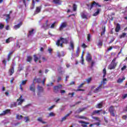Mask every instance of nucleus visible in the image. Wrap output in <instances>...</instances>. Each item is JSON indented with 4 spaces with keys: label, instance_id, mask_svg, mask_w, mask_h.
Here are the masks:
<instances>
[{
    "label": "nucleus",
    "instance_id": "42",
    "mask_svg": "<svg viewBox=\"0 0 127 127\" xmlns=\"http://www.w3.org/2000/svg\"><path fill=\"white\" fill-rule=\"evenodd\" d=\"M101 110H95L93 112V115H96V114H99Z\"/></svg>",
    "mask_w": 127,
    "mask_h": 127
},
{
    "label": "nucleus",
    "instance_id": "58",
    "mask_svg": "<svg viewBox=\"0 0 127 127\" xmlns=\"http://www.w3.org/2000/svg\"><path fill=\"white\" fill-rule=\"evenodd\" d=\"M6 30H9V26L7 25L5 28Z\"/></svg>",
    "mask_w": 127,
    "mask_h": 127
},
{
    "label": "nucleus",
    "instance_id": "44",
    "mask_svg": "<svg viewBox=\"0 0 127 127\" xmlns=\"http://www.w3.org/2000/svg\"><path fill=\"white\" fill-rule=\"evenodd\" d=\"M79 53H80V49L79 48H77L76 50V56L78 57L79 56Z\"/></svg>",
    "mask_w": 127,
    "mask_h": 127
},
{
    "label": "nucleus",
    "instance_id": "4",
    "mask_svg": "<svg viewBox=\"0 0 127 127\" xmlns=\"http://www.w3.org/2000/svg\"><path fill=\"white\" fill-rule=\"evenodd\" d=\"M116 67H117V63L112 62L111 64L109 65H108V69H109L110 70H113L115 69Z\"/></svg>",
    "mask_w": 127,
    "mask_h": 127
},
{
    "label": "nucleus",
    "instance_id": "10",
    "mask_svg": "<svg viewBox=\"0 0 127 127\" xmlns=\"http://www.w3.org/2000/svg\"><path fill=\"white\" fill-rule=\"evenodd\" d=\"M66 26H67V24L66 23V22L62 23L60 27V30H63V29L65 28Z\"/></svg>",
    "mask_w": 127,
    "mask_h": 127
},
{
    "label": "nucleus",
    "instance_id": "2",
    "mask_svg": "<svg viewBox=\"0 0 127 127\" xmlns=\"http://www.w3.org/2000/svg\"><path fill=\"white\" fill-rule=\"evenodd\" d=\"M37 89H38V93H37L38 96L41 97V96H42V94H43V92H44V89H43V87L39 85H38Z\"/></svg>",
    "mask_w": 127,
    "mask_h": 127
},
{
    "label": "nucleus",
    "instance_id": "21",
    "mask_svg": "<svg viewBox=\"0 0 127 127\" xmlns=\"http://www.w3.org/2000/svg\"><path fill=\"white\" fill-rule=\"evenodd\" d=\"M10 76H11L13 73H14V68L13 67L11 68L9 70Z\"/></svg>",
    "mask_w": 127,
    "mask_h": 127
},
{
    "label": "nucleus",
    "instance_id": "47",
    "mask_svg": "<svg viewBox=\"0 0 127 127\" xmlns=\"http://www.w3.org/2000/svg\"><path fill=\"white\" fill-rule=\"evenodd\" d=\"M102 45H103V43L102 42V41H100L98 44V47H101Z\"/></svg>",
    "mask_w": 127,
    "mask_h": 127
},
{
    "label": "nucleus",
    "instance_id": "15",
    "mask_svg": "<svg viewBox=\"0 0 127 127\" xmlns=\"http://www.w3.org/2000/svg\"><path fill=\"white\" fill-rule=\"evenodd\" d=\"M71 113H72V112H70V113L67 114L62 119L61 122H64V121H66V120H67V118H68V117H69V116H70V115H71Z\"/></svg>",
    "mask_w": 127,
    "mask_h": 127
},
{
    "label": "nucleus",
    "instance_id": "5",
    "mask_svg": "<svg viewBox=\"0 0 127 127\" xmlns=\"http://www.w3.org/2000/svg\"><path fill=\"white\" fill-rule=\"evenodd\" d=\"M94 6L101 7V5H99L98 3L94 1L92 4L90 5V9H92Z\"/></svg>",
    "mask_w": 127,
    "mask_h": 127
},
{
    "label": "nucleus",
    "instance_id": "12",
    "mask_svg": "<svg viewBox=\"0 0 127 127\" xmlns=\"http://www.w3.org/2000/svg\"><path fill=\"white\" fill-rule=\"evenodd\" d=\"M47 22H48V21H47L46 23L42 26V28H44V29L46 30V29H49V28H50V25L47 24Z\"/></svg>",
    "mask_w": 127,
    "mask_h": 127
},
{
    "label": "nucleus",
    "instance_id": "17",
    "mask_svg": "<svg viewBox=\"0 0 127 127\" xmlns=\"http://www.w3.org/2000/svg\"><path fill=\"white\" fill-rule=\"evenodd\" d=\"M101 11V8H97V11L93 14V16H97Z\"/></svg>",
    "mask_w": 127,
    "mask_h": 127
},
{
    "label": "nucleus",
    "instance_id": "52",
    "mask_svg": "<svg viewBox=\"0 0 127 127\" xmlns=\"http://www.w3.org/2000/svg\"><path fill=\"white\" fill-rule=\"evenodd\" d=\"M127 69V65H124L123 67H122L121 70L122 71H124Z\"/></svg>",
    "mask_w": 127,
    "mask_h": 127
},
{
    "label": "nucleus",
    "instance_id": "56",
    "mask_svg": "<svg viewBox=\"0 0 127 127\" xmlns=\"http://www.w3.org/2000/svg\"><path fill=\"white\" fill-rule=\"evenodd\" d=\"M68 95H69V96H70L71 98H72V97H73V96H74V92H73L72 93H69Z\"/></svg>",
    "mask_w": 127,
    "mask_h": 127
},
{
    "label": "nucleus",
    "instance_id": "63",
    "mask_svg": "<svg viewBox=\"0 0 127 127\" xmlns=\"http://www.w3.org/2000/svg\"><path fill=\"white\" fill-rule=\"evenodd\" d=\"M61 94H64L65 93V90H61Z\"/></svg>",
    "mask_w": 127,
    "mask_h": 127
},
{
    "label": "nucleus",
    "instance_id": "27",
    "mask_svg": "<svg viewBox=\"0 0 127 127\" xmlns=\"http://www.w3.org/2000/svg\"><path fill=\"white\" fill-rule=\"evenodd\" d=\"M38 122H40V123H42V124H46V122L43 121L42 118L39 117L37 119Z\"/></svg>",
    "mask_w": 127,
    "mask_h": 127
},
{
    "label": "nucleus",
    "instance_id": "37",
    "mask_svg": "<svg viewBox=\"0 0 127 127\" xmlns=\"http://www.w3.org/2000/svg\"><path fill=\"white\" fill-rule=\"evenodd\" d=\"M34 6H35V1L33 0L32 5L31 6V9H33V8H34Z\"/></svg>",
    "mask_w": 127,
    "mask_h": 127
},
{
    "label": "nucleus",
    "instance_id": "16",
    "mask_svg": "<svg viewBox=\"0 0 127 127\" xmlns=\"http://www.w3.org/2000/svg\"><path fill=\"white\" fill-rule=\"evenodd\" d=\"M10 112V110L7 109L5 111H3V112L0 114V116H4L6 115V114H8V113H9Z\"/></svg>",
    "mask_w": 127,
    "mask_h": 127
},
{
    "label": "nucleus",
    "instance_id": "61",
    "mask_svg": "<svg viewBox=\"0 0 127 127\" xmlns=\"http://www.w3.org/2000/svg\"><path fill=\"white\" fill-rule=\"evenodd\" d=\"M123 118L124 119V120H126V119H127V115L124 116L123 117Z\"/></svg>",
    "mask_w": 127,
    "mask_h": 127
},
{
    "label": "nucleus",
    "instance_id": "29",
    "mask_svg": "<svg viewBox=\"0 0 127 127\" xmlns=\"http://www.w3.org/2000/svg\"><path fill=\"white\" fill-rule=\"evenodd\" d=\"M22 118H23V116H21V115H19L18 114H17L16 116V119L17 120H22Z\"/></svg>",
    "mask_w": 127,
    "mask_h": 127
},
{
    "label": "nucleus",
    "instance_id": "25",
    "mask_svg": "<svg viewBox=\"0 0 127 127\" xmlns=\"http://www.w3.org/2000/svg\"><path fill=\"white\" fill-rule=\"evenodd\" d=\"M33 82L35 83H40L41 82V79L35 78L33 80Z\"/></svg>",
    "mask_w": 127,
    "mask_h": 127
},
{
    "label": "nucleus",
    "instance_id": "22",
    "mask_svg": "<svg viewBox=\"0 0 127 127\" xmlns=\"http://www.w3.org/2000/svg\"><path fill=\"white\" fill-rule=\"evenodd\" d=\"M70 48H69V50H71V49H72V50H74V42L72 41H70Z\"/></svg>",
    "mask_w": 127,
    "mask_h": 127
},
{
    "label": "nucleus",
    "instance_id": "6",
    "mask_svg": "<svg viewBox=\"0 0 127 127\" xmlns=\"http://www.w3.org/2000/svg\"><path fill=\"white\" fill-rule=\"evenodd\" d=\"M60 89H62V85H59L58 86H55L54 88V91L55 93H57V92H58Z\"/></svg>",
    "mask_w": 127,
    "mask_h": 127
},
{
    "label": "nucleus",
    "instance_id": "43",
    "mask_svg": "<svg viewBox=\"0 0 127 127\" xmlns=\"http://www.w3.org/2000/svg\"><path fill=\"white\" fill-rule=\"evenodd\" d=\"M54 2L55 3H58V4H60V0H54Z\"/></svg>",
    "mask_w": 127,
    "mask_h": 127
},
{
    "label": "nucleus",
    "instance_id": "51",
    "mask_svg": "<svg viewBox=\"0 0 127 127\" xmlns=\"http://www.w3.org/2000/svg\"><path fill=\"white\" fill-rule=\"evenodd\" d=\"M49 117H54L55 114L53 112L50 113L49 115Z\"/></svg>",
    "mask_w": 127,
    "mask_h": 127
},
{
    "label": "nucleus",
    "instance_id": "45",
    "mask_svg": "<svg viewBox=\"0 0 127 127\" xmlns=\"http://www.w3.org/2000/svg\"><path fill=\"white\" fill-rule=\"evenodd\" d=\"M127 35V33H123L121 36H120V38H124Z\"/></svg>",
    "mask_w": 127,
    "mask_h": 127
},
{
    "label": "nucleus",
    "instance_id": "28",
    "mask_svg": "<svg viewBox=\"0 0 127 127\" xmlns=\"http://www.w3.org/2000/svg\"><path fill=\"white\" fill-rule=\"evenodd\" d=\"M41 10V6L39 7H37L35 13H39V12H40Z\"/></svg>",
    "mask_w": 127,
    "mask_h": 127
},
{
    "label": "nucleus",
    "instance_id": "31",
    "mask_svg": "<svg viewBox=\"0 0 127 127\" xmlns=\"http://www.w3.org/2000/svg\"><path fill=\"white\" fill-rule=\"evenodd\" d=\"M102 107H103V103H99L98 104H97L96 106V108L97 109H101V108H102Z\"/></svg>",
    "mask_w": 127,
    "mask_h": 127
},
{
    "label": "nucleus",
    "instance_id": "33",
    "mask_svg": "<svg viewBox=\"0 0 127 127\" xmlns=\"http://www.w3.org/2000/svg\"><path fill=\"white\" fill-rule=\"evenodd\" d=\"M32 60V57H31L30 56H28L27 57V61L28 62H31Z\"/></svg>",
    "mask_w": 127,
    "mask_h": 127
},
{
    "label": "nucleus",
    "instance_id": "34",
    "mask_svg": "<svg viewBox=\"0 0 127 127\" xmlns=\"http://www.w3.org/2000/svg\"><path fill=\"white\" fill-rule=\"evenodd\" d=\"M4 16H5V17H6V22H8V19H9V18H10L9 14L4 15Z\"/></svg>",
    "mask_w": 127,
    "mask_h": 127
},
{
    "label": "nucleus",
    "instance_id": "41",
    "mask_svg": "<svg viewBox=\"0 0 127 127\" xmlns=\"http://www.w3.org/2000/svg\"><path fill=\"white\" fill-rule=\"evenodd\" d=\"M26 82H27V80H23L20 85H21V86L25 85L26 84Z\"/></svg>",
    "mask_w": 127,
    "mask_h": 127
},
{
    "label": "nucleus",
    "instance_id": "24",
    "mask_svg": "<svg viewBox=\"0 0 127 127\" xmlns=\"http://www.w3.org/2000/svg\"><path fill=\"white\" fill-rule=\"evenodd\" d=\"M24 122H25V123H28L29 122H30V119H29V117H24Z\"/></svg>",
    "mask_w": 127,
    "mask_h": 127
},
{
    "label": "nucleus",
    "instance_id": "7",
    "mask_svg": "<svg viewBox=\"0 0 127 127\" xmlns=\"http://www.w3.org/2000/svg\"><path fill=\"white\" fill-rule=\"evenodd\" d=\"M86 60L87 62H91L92 61V56L89 53H87L86 57Z\"/></svg>",
    "mask_w": 127,
    "mask_h": 127
},
{
    "label": "nucleus",
    "instance_id": "11",
    "mask_svg": "<svg viewBox=\"0 0 127 127\" xmlns=\"http://www.w3.org/2000/svg\"><path fill=\"white\" fill-rule=\"evenodd\" d=\"M92 119H93V120H95V122H97V123L95 125H96L97 126H100V119H99L98 117H92Z\"/></svg>",
    "mask_w": 127,
    "mask_h": 127
},
{
    "label": "nucleus",
    "instance_id": "30",
    "mask_svg": "<svg viewBox=\"0 0 127 127\" xmlns=\"http://www.w3.org/2000/svg\"><path fill=\"white\" fill-rule=\"evenodd\" d=\"M33 31H34V29H32L31 31H29L28 36H31V35H33V34H34Z\"/></svg>",
    "mask_w": 127,
    "mask_h": 127
},
{
    "label": "nucleus",
    "instance_id": "55",
    "mask_svg": "<svg viewBox=\"0 0 127 127\" xmlns=\"http://www.w3.org/2000/svg\"><path fill=\"white\" fill-rule=\"evenodd\" d=\"M54 107H55V105L52 106L51 107H50V108H48V110L51 111V110H52V109H53V108H54Z\"/></svg>",
    "mask_w": 127,
    "mask_h": 127
},
{
    "label": "nucleus",
    "instance_id": "18",
    "mask_svg": "<svg viewBox=\"0 0 127 127\" xmlns=\"http://www.w3.org/2000/svg\"><path fill=\"white\" fill-rule=\"evenodd\" d=\"M22 25V23L20 22L19 24L15 25L14 26V29H15L16 30V29H18V28H19V27H20V26Z\"/></svg>",
    "mask_w": 127,
    "mask_h": 127
},
{
    "label": "nucleus",
    "instance_id": "23",
    "mask_svg": "<svg viewBox=\"0 0 127 127\" xmlns=\"http://www.w3.org/2000/svg\"><path fill=\"white\" fill-rule=\"evenodd\" d=\"M120 29H121V26L120 25V24L118 23L116 26L115 31L116 32H119V31H120Z\"/></svg>",
    "mask_w": 127,
    "mask_h": 127
},
{
    "label": "nucleus",
    "instance_id": "46",
    "mask_svg": "<svg viewBox=\"0 0 127 127\" xmlns=\"http://www.w3.org/2000/svg\"><path fill=\"white\" fill-rule=\"evenodd\" d=\"M87 40H88V41H90V40H91V34H88Z\"/></svg>",
    "mask_w": 127,
    "mask_h": 127
},
{
    "label": "nucleus",
    "instance_id": "38",
    "mask_svg": "<svg viewBox=\"0 0 127 127\" xmlns=\"http://www.w3.org/2000/svg\"><path fill=\"white\" fill-rule=\"evenodd\" d=\"M77 10V5L74 4L73 5V11H76Z\"/></svg>",
    "mask_w": 127,
    "mask_h": 127
},
{
    "label": "nucleus",
    "instance_id": "53",
    "mask_svg": "<svg viewBox=\"0 0 127 127\" xmlns=\"http://www.w3.org/2000/svg\"><path fill=\"white\" fill-rule=\"evenodd\" d=\"M54 27H55V22L51 25V26L50 27V28H54Z\"/></svg>",
    "mask_w": 127,
    "mask_h": 127
},
{
    "label": "nucleus",
    "instance_id": "64",
    "mask_svg": "<svg viewBox=\"0 0 127 127\" xmlns=\"http://www.w3.org/2000/svg\"><path fill=\"white\" fill-rule=\"evenodd\" d=\"M81 63L82 65H84V59L81 60Z\"/></svg>",
    "mask_w": 127,
    "mask_h": 127
},
{
    "label": "nucleus",
    "instance_id": "19",
    "mask_svg": "<svg viewBox=\"0 0 127 127\" xmlns=\"http://www.w3.org/2000/svg\"><path fill=\"white\" fill-rule=\"evenodd\" d=\"M11 41H13V38L12 37H9V38L7 39L6 40V43H9V42H11Z\"/></svg>",
    "mask_w": 127,
    "mask_h": 127
},
{
    "label": "nucleus",
    "instance_id": "50",
    "mask_svg": "<svg viewBox=\"0 0 127 127\" xmlns=\"http://www.w3.org/2000/svg\"><path fill=\"white\" fill-rule=\"evenodd\" d=\"M105 32H106V27H104L103 31L101 33V35H104V34H105Z\"/></svg>",
    "mask_w": 127,
    "mask_h": 127
},
{
    "label": "nucleus",
    "instance_id": "3",
    "mask_svg": "<svg viewBox=\"0 0 127 127\" xmlns=\"http://www.w3.org/2000/svg\"><path fill=\"white\" fill-rule=\"evenodd\" d=\"M29 89H30V91H31L33 93V96H36V94L35 93L36 87H35V85H34V81H33V83L30 86Z\"/></svg>",
    "mask_w": 127,
    "mask_h": 127
},
{
    "label": "nucleus",
    "instance_id": "1",
    "mask_svg": "<svg viewBox=\"0 0 127 127\" xmlns=\"http://www.w3.org/2000/svg\"><path fill=\"white\" fill-rule=\"evenodd\" d=\"M69 41L67 39H64L63 38H61V39L56 43V45L58 46H61V47H63V43H65V44H67L68 43V42Z\"/></svg>",
    "mask_w": 127,
    "mask_h": 127
},
{
    "label": "nucleus",
    "instance_id": "13",
    "mask_svg": "<svg viewBox=\"0 0 127 127\" xmlns=\"http://www.w3.org/2000/svg\"><path fill=\"white\" fill-rule=\"evenodd\" d=\"M24 101V99H22V96H21L20 98L17 99V102H18V105L19 106L21 104H22L23 103V101Z\"/></svg>",
    "mask_w": 127,
    "mask_h": 127
},
{
    "label": "nucleus",
    "instance_id": "49",
    "mask_svg": "<svg viewBox=\"0 0 127 127\" xmlns=\"http://www.w3.org/2000/svg\"><path fill=\"white\" fill-rule=\"evenodd\" d=\"M84 110V109H81L80 108L79 109H78L76 113H78V114L81 113V112H83V110Z\"/></svg>",
    "mask_w": 127,
    "mask_h": 127
},
{
    "label": "nucleus",
    "instance_id": "26",
    "mask_svg": "<svg viewBox=\"0 0 127 127\" xmlns=\"http://www.w3.org/2000/svg\"><path fill=\"white\" fill-rule=\"evenodd\" d=\"M57 56L58 57H62L64 56V52H62L61 53L57 52Z\"/></svg>",
    "mask_w": 127,
    "mask_h": 127
},
{
    "label": "nucleus",
    "instance_id": "9",
    "mask_svg": "<svg viewBox=\"0 0 127 127\" xmlns=\"http://www.w3.org/2000/svg\"><path fill=\"white\" fill-rule=\"evenodd\" d=\"M109 112H110L111 115L113 116V117H115V109H114L113 107H110L109 108Z\"/></svg>",
    "mask_w": 127,
    "mask_h": 127
},
{
    "label": "nucleus",
    "instance_id": "57",
    "mask_svg": "<svg viewBox=\"0 0 127 127\" xmlns=\"http://www.w3.org/2000/svg\"><path fill=\"white\" fill-rule=\"evenodd\" d=\"M84 83H81L79 86H78V88L80 89V88H81L82 87L83 85H84Z\"/></svg>",
    "mask_w": 127,
    "mask_h": 127
},
{
    "label": "nucleus",
    "instance_id": "20",
    "mask_svg": "<svg viewBox=\"0 0 127 127\" xmlns=\"http://www.w3.org/2000/svg\"><path fill=\"white\" fill-rule=\"evenodd\" d=\"M102 84H100L99 87H98L97 88H96L94 91V93H98V92H99V90L101 89V87H102Z\"/></svg>",
    "mask_w": 127,
    "mask_h": 127
},
{
    "label": "nucleus",
    "instance_id": "36",
    "mask_svg": "<svg viewBox=\"0 0 127 127\" xmlns=\"http://www.w3.org/2000/svg\"><path fill=\"white\" fill-rule=\"evenodd\" d=\"M107 78H103V81L101 82V83H103V85H106V84H107Z\"/></svg>",
    "mask_w": 127,
    "mask_h": 127
},
{
    "label": "nucleus",
    "instance_id": "59",
    "mask_svg": "<svg viewBox=\"0 0 127 127\" xmlns=\"http://www.w3.org/2000/svg\"><path fill=\"white\" fill-rule=\"evenodd\" d=\"M123 99H126V98H127V93L126 94H124V95L123 96Z\"/></svg>",
    "mask_w": 127,
    "mask_h": 127
},
{
    "label": "nucleus",
    "instance_id": "39",
    "mask_svg": "<svg viewBox=\"0 0 127 127\" xmlns=\"http://www.w3.org/2000/svg\"><path fill=\"white\" fill-rule=\"evenodd\" d=\"M78 119H83V120H88V118H86L85 116H78Z\"/></svg>",
    "mask_w": 127,
    "mask_h": 127
},
{
    "label": "nucleus",
    "instance_id": "54",
    "mask_svg": "<svg viewBox=\"0 0 127 127\" xmlns=\"http://www.w3.org/2000/svg\"><path fill=\"white\" fill-rule=\"evenodd\" d=\"M3 26H4V25L0 23V29H2V28H3Z\"/></svg>",
    "mask_w": 127,
    "mask_h": 127
},
{
    "label": "nucleus",
    "instance_id": "48",
    "mask_svg": "<svg viewBox=\"0 0 127 127\" xmlns=\"http://www.w3.org/2000/svg\"><path fill=\"white\" fill-rule=\"evenodd\" d=\"M87 84H89V83H90V82H91V81H92V78L90 77L88 78V79H86Z\"/></svg>",
    "mask_w": 127,
    "mask_h": 127
},
{
    "label": "nucleus",
    "instance_id": "32",
    "mask_svg": "<svg viewBox=\"0 0 127 127\" xmlns=\"http://www.w3.org/2000/svg\"><path fill=\"white\" fill-rule=\"evenodd\" d=\"M103 78H105V77H106V75H107V70L106 69V68L103 69Z\"/></svg>",
    "mask_w": 127,
    "mask_h": 127
},
{
    "label": "nucleus",
    "instance_id": "14",
    "mask_svg": "<svg viewBox=\"0 0 127 127\" xmlns=\"http://www.w3.org/2000/svg\"><path fill=\"white\" fill-rule=\"evenodd\" d=\"M87 15H88V13L86 12H82L81 14L82 18L87 19Z\"/></svg>",
    "mask_w": 127,
    "mask_h": 127
},
{
    "label": "nucleus",
    "instance_id": "60",
    "mask_svg": "<svg viewBox=\"0 0 127 127\" xmlns=\"http://www.w3.org/2000/svg\"><path fill=\"white\" fill-rule=\"evenodd\" d=\"M9 60H10V56H9V55H8L7 61H9Z\"/></svg>",
    "mask_w": 127,
    "mask_h": 127
},
{
    "label": "nucleus",
    "instance_id": "40",
    "mask_svg": "<svg viewBox=\"0 0 127 127\" xmlns=\"http://www.w3.org/2000/svg\"><path fill=\"white\" fill-rule=\"evenodd\" d=\"M34 57L35 62H37V61L39 60V58H37V57H36V55H34Z\"/></svg>",
    "mask_w": 127,
    "mask_h": 127
},
{
    "label": "nucleus",
    "instance_id": "35",
    "mask_svg": "<svg viewBox=\"0 0 127 127\" xmlns=\"http://www.w3.org/2000/svg\"><path fill=\"white\" fill-rule=\"evenodd\" d=\"M78 123H79V124H84V125H89V122H85L82 121H79Z\"/></svg>",
    "mask_w": 127,
    "mask_h": 127
},
{
    "label": "nucleus",
    "instance_id": "8",
    "mask_svg": "<svg viewBox=\"0 0 127 127\" xmlns=\"http://www.w3.org/2000/svg\"><path fill=\"white\" fill-rule=\"evenodd\" d=\"M126 80V77L125 76H122V77L119 78L117 80V83L119 84H121L124 82Z\"/></svg>",
    "mask_w": 127,
    "mask_h": 127
},
{
    "label": "nucleus",
    "instance_id": "62",
    "mask_svg": "<svg viewBox=\"0 0 127 127\" xmlns=\"http://www.w3.org/2000/svg\"><path fill=\"white\" fill-rule=\"evenodd\" d=\"M5 95L6 96H8V95H9V93L8 92L6 91V92H5Z\"/></svg>",
    "mask_w": 127,
    "mask_h": 127
}]
</instances>
